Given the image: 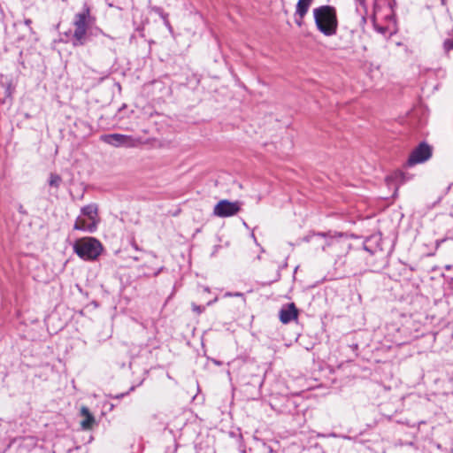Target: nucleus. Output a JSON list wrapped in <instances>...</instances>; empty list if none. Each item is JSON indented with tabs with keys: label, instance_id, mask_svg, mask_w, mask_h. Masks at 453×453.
I'll list each match as a JSON object with an SVG mask.
<instances>
[{
	"label": "nucleus",
	"instance_id": "nucleus-25",
	"mask_svg": "<svg viewBox=\"0 0 453 453\" xmlns=\"http://www.w3.org/2000/svg\"><path fill=\"white\" fill-rule=\"evenodd\" d=\"M217 300H218V298H217V297H215L213 300L209 301V302L207 303V305H211V304H212V303H215Z\"/></svg>",
	"mask_w": 453,
	"mask_h": 453
},
{
	"label": "nucleus",
	"instance_id": "nucleus-26",
	"mask_svg": "<svg viewBox=\"0 0 453 453\" xmlns=\"http://www.w3.org/2000/svg\"><path fill=\"white\" fill-rule=\"evenodd\" d=\"M31 23H32V20H31V19H26V20H25V24H26L27 26H30V24H31Z\"/></svg>",
	"mask_w": 453,
	"mask_h": 453
},
{
	"label": "nucleus",
	"instance_id": "nucleus-21",
	"mask_svg": "<svg viewBox=\"0 0 453 453\" xmlns=\"http://www.w3.org/2000/svg\"><path fill=\"white\" fill-rule=\"evenodd\" d=\"M296 23L298 27H301L303 24V19H301L300 17H298V19H296Z\"/></svg>",
	"mask_w": 453,
	"mask_h": 453
},
{
	"label": "nucleus",
	"instance_id": "nucleus-8",
	"mask_svg": "<svg viewBox=\"0 0 453 453\" xmlns=\"http://www.w3.org/2000/svg\"><path fill=\"white\" fill-rule=\"evenodd\" d=\"M102 140L114 147H134L137 142V141L134 140L132 136L121 134H104L102 136Z\"/></svg>",
	"mask_w": 453,
	"mask_h": 453
},
{
	"label": "nucleus",
	"instance_id": "nucleus-34",
	"mask_svg": "<svg viewBox=\"0 0 453 453\" xmlns=\"http://www.w3.org/2000/svg\"><path fill=\"white\" fill-rule=\"evenodd\" d=\"M162 269H163V268H161L158 272H157V273H155V275H156V276H157V275H158L159 272H160Z\"/></svg>",
	"mask_w": 453,
	"mask_h": 453
},
{
	"label": "nucleus",
	"instance_id": "nucleus-1",
	"mask_svg": "<svg viewBox=\"0 0 453 453\" xmlns=\"http://www.w3.org/2000/svg\"><path fill=\"white\" fill-rule=\"evenodd\" d=\"M316 27L319 32L326 36L336 34L338 19L336 10L332 5H322L313 10Z\"/></svg>",
	"mask_w": 453,
	"mask_h": 453
},
{
	"label": "nucleus",
	"instance_id": "nucleus-17",
	"mask_svg": "<svg viewBox=\"0 0 453 453\" xmlns=\"http://www.w3.org/2000/svg\"><path fill=\"white\" fill-rule=\"evenodd\" d=\"M443 50L447 56H449L450 51H453V38H448L443 42Z\"/></svg>",
	"mask_w": 453,
	"mask_h": 453
},
{
	"label": "nucleus",
	"instance_id": "nucleus-36",
	"mask_svg": "<svg viewBox=\"0 0 453 453\" xmlns=\"http://www.w3.org/2000/svg\"><path fill=\"white\" fill-rule=\"evenodd\" d=\"M134 247L135 250H138V246L136 244H134Z\"/></svg>",
	"mask_w": 453,
	"mask_h": 453
},
{
	"label": "nucleus",
	"instance_id": "nucleus-24",
	"mask_svg": "<svg viewBox=\"0 0 453 453\" xmlns=\"http://www.w3.org/2000/svg\"><path fill=\"white\" fill-rule=\"evenodd\" d=\"M360 19H361V23L362 24H365L366 23V18H365V15H362Z\"/></svg>",
	"mask_w": 453,
	"mask_h": 453
},
{
	"label": "nucleus",
	"instance_id": "nucleus-23",
	"mask_svg": "<svg viewBox=\"0 0 453 453\" xmlns=\"http://www.w3.org/2000/svg\"><path fill=\"white\" fill-rule=\"evenodd\" d=\"M19 212L22 213V214H26V211L24 210L23 206L22 205H19Z\"/></svg>",
	"mask_w": 453,
	"mask_h": 453
},
{
	"label": "nucleus",
	"instance_id": "nucleus-20",
	"mask_svg": "<svg viewBox=\"0 0 453 453\" xmlns=\"http://www.w3.org/2000/svg\"><path fill=\"white\" fill-rule=\"evenodd\" d=\"M183 453H194L193 451V449L189 448V449H186V448H181Z\"/></svg>",
	"mask_w": 453,
	"mask_h": 453
},
{
	"label": "nucleus",
	"instance_id": "nucleus-2",
	"mask_svg": "<svg viewBox=\"0 0 453 453\" xmlns=\"http://www.w3.org/2000/svg\"><path fill=\"white\" fill-rule=\"evenodd\" d=\"M73 252L81 259L94 261L103 251V245L95 237L78 238L73 244Z\"/></svg>",
	"mask_w": 453,
	"mask_h": 453
},
{
	"label": "nucleus",
	"instance_id": "nucleus-27",
	"mask_svg": "<svg viewBox=\"0 0 453 453\" xmlns=\"http://www.w3.org/2000/svg\"><path fill=\"white\" fill-rule=\"evenodd\" d=\"M251 236H252V238L254 239V242H256V244H257V245H259V244L257 243V238H256L255 234H251Z\"/></svg>",
	"mask_w": 453,
	"mask_h": 453
},
{
	"label": "nucleus",
	"instance_id": "nucleus-31",
	"mask_svg": "<svg viewBox=\"0 0 453 453\" xmlns=\"http://www.w3.org/2000/svg\"><path fill=\"white\" fill-rule=\"evenodd\" d=\"M203 291L209 292V288H207V287L203 288Z\"/></svg>",
	"mask_w": 453,
	"mask_h": 453
},
{
	"label": "nucleus",
	"instance_id": "nucleus-5",
	"mask_svg": "<svg viewBox=\"0 0 453 453\" xmlns=\"http://www.w3.org/2000/svg\"><path fill=\"white\" fill-rule=\"evenodd\" d=\"M433 155V148L426 142H421L411 152L406 165L409 167L427 161Z\"/></svg>",
	"mask_w": 453,
	"mask_h": 453
},
{
	"label": "nucleus",
	"instance_id": "nucleus-22",
	"mask_svg": "<svg viewBox=\"0 0 453 453\" xmlns=\"http://www.w3.org/2000/svg\"><path fill=\"white\" fill-rule=\"evenodd\" d=\"M226 295L227 296H243V294L240 293V292H236L234 294L227 293Z\"/></svg>",
	"mask_w": 453,
	"mask_h": 453
},
{
	"label": "nucleus",
	"instance_id": "nucleus-30",
	"mask_svg": "<svg viewBox=\"0 0 453 453\" xmlns=\"http://www.w3.org/2000/svg\"><path fill=\"white\" fill-rule=\"evenodd\" d=\"M230 435H231V436H233V437H235V436H236V434H235V433H234V432H231V433H230Z\"/></svg>",
	"mask_w": 453,
	"mask_h": 453
},
{
	"label": "nucleus",
	"instance_id": "nucleus-37",
	"mask_svg": "<svg viewBox=\"0 0 453 453\" xmlns=\"http://www.w3.org/2000/svg\"><path fill=\"white\" fill-rule=\"evenodd\" d=\"M360 4H364L365 0H359Z\"/></svg>",
	"mask_w": 453,
	"mask_h": 453
},
{
	"label": "nucleus",
	"instance_id": "nucleus-33",
	"mask_svg": "<svg viewBox=\"0 0 453 453\" xmlns=\"http://www.w3.org/2000/svg\"><path fill=\"white\" fill-rule=\"evenodd\" d=\"M97 31L98 33L104 35L101 29H97Z\"/></svg>",
	"mask_w": 453,
	"mask_h": 453
},
{
	"label": "nucleus",
	"instance_id": "nucleus-6",
	"mask_svg": "<svg viewBox=\"0 0 453 453\" xmlns=\"http://www.w3.org/2000/svg\"><path fill=\"white\" fill-rule=\"evenodd\" d=\"M242 203L222 199L219 201L213 209V214L219 218H227L236 215L241 211Z\"/></svg>",
	"mask_w": 453,
	"mask_h": 453
},
{
	"label": "nucleus",
	"instance_id": "nucleus-19",
	"mask_svg": "<svg viewBox=\"0 0 453 453\" xmlns=\"http://www.w3.org/2000/svg\"><path fill=\"white\" fill-rule=\"evenodd\" d=\"M388 6L393 11L394 8L396 6L395 0H388Z\"/></svg>",
	"mask_w": 453,
	"mask_h": 453
},
{
	"label": "nucleus",
	"instance_id": "nucleus-3",
	"mask_svg": "<svg viewBox=\"0 0 453 453\" xmlns=\"http://www.w3.org/2000/svg\"><path fill=\"white\" fill-rule=\"evenodd\" d=\"M90 8L84 4L83 10L74 15L73 25L75 27L72 44L74 47H80L86 44L88 41V28L90 20Z\"/></svg>",
	"mask_w": 453,
	"mask_h": 453
},
{
	"label": "nucleus",
	"instance_id": "nucleus-32",
	"mask_svg": "<svg viewBox=\"0 0 453 453\" xmlns=\"http://www.w3.org/2000/svg\"><path fill=\"white\" fill-rule=\"evenodd\" d=\"M108 6L109 7H114L113 4H111V3H108Z\"/></svg>",
	"mask_w": 453,
	"mask_h": 453
},
{
	"label": "nucleus",
	"instance_id": "nucleus-11",
	"mask_svg": "<svg viewBox=\"0 0 453 453\" xmlns=\"http://www.w3.org/2000/svg\"><path fill=\"white\" fill-rule=\"evenodd\" d=\"M315 236L321 237V238L325 239V243L321 245L323 251H326V247H329V246H332V245H334L337 243V241L335 239H334L333 237H327V234H325V233H317V234L314 233L312 234H309L303 238V241L307 242H311V238L315 237Z\"/></svg>",
	"mask_w": 453,
	"mask_h": 453
},
{
	"label": "nucleus",
	"instance_id": "nucleus-10",
	"mask_svg": "<svg viewBox=\"0 0 453 453\" xmlns=\"http://www.w3.org/2000/svg\"><path fill=\"white\" fill-rule=\"evenodd\" d=\"M81 415L84 417V419L81 422V426L84 430H89L96 424V419L93 414L90 412L87 406L81 408Z\"/></svg>",
	"mask_w": 453,
	"mask_h": 453
},
{
	"label": "nucleus",
	"instance_id": "nucleus-9",
	"mask_svg": "<svg viewBox=\"0 0 453 453\" xmlns=\"http://www.w3.org/2000/svg\"><path fill=\"white\" fill-rule=\"evenodd\" d=\"M298 309L294 303H289L282 306L279 311V318L281 323L288 324L297 319Z\"/></svg>",
	"mask_w": 453,
	"mask_h": 453
},
{
	"label": "nucleus",
	"instance_id": "nucleus-18",
	"mask_svg": "<svg viewBox=\"0 0 453 453\" xmlns=\"http://www.w3.org/2000/svg\"><path fill=\"white\" fill-rule=\"evenodd\" d=\"M192 310L196 311L197 314H201L205 311V306L192 303Z\"/></svg>",
	"mask_w": 453,
	"mask_h": 453
},
{
	"label": "nucleus",
	"instance_id": "nucleus-7",
	"mask_svg": "<svg viewBox=\"0 0 453 453\" xmlns=\"http://www.w3.org/2000/svg\"><path fill=\"white\" fill-rule=\"evenodd\" d=\"M264 380L259 375H252L249 381L243 385V392L249 399L256 400L261 395V388Z\"/></svg>",
	"mask_w": 453,
	"mask_h": 453
},
{
	"label": "nucleus",
	"instance_id": "nucleus-4",
	"mask_svg": "<svg viewBox=\"0 0 453 453\" xmlns=\"http://www.w3.org/2000/svg\"><path fill=\"white\" fill-rule=\"evenodd\" d=\"M81 213L82 216L87 217L90 222L87 223V221L85 219H81V217H78L73 225V229L88 232L90 234L95 233L97 229V225L99 222V219H97V216H98L97 204L96 203H89L88 205L83 206L81 209Z\"/></svg>",
	"mask_w": 453,
	"mask_h": 453
},
{
	"label": "nucleus",
	"instance_id": "nucleus-35",
	"mask_svg": "<svg viewBox=\"0 0 453 453\" xmlns=\"http://www.w3.org/2000/svg\"><path fill=\"white\" fill-rule=\"evenodd\" d=\"M126 394H121L120 395L117 396L118 398L119 397H123Z\"/></svg>",
	"mask_w": 453,
	"mask_h": 453
},
{
	"label": "nucleus",
	"instance_id": "nucleus-12",
	"mask_svg": "<svg viewBox=\"0 0 453 453\" xmlns=\"http://www.w3.org/2000/svg\"><path fill=\"white\" fill-rule=\"evenodd\" d=\"M313 0H298L296 4V15L301 19L306 15Z\"/></svg>",
	"mask_w": 453,
	"mask_h": 453
},
{
	"label": "nucleus",
	"instance_id": "nucleus-29",
	"mask_svg": "<svg viewBox=\"0 0 453 453\" xmlns=\"http://www.w3.org/2000/svg\"><path fill=\"white\" fill-rule=\"evenodd\" d=\"M237 436H238V438H239V440H240V441H242V434H241V433H239Z\"/></svg>",
	"mask_w": 453,
	"mask_h": 453
},
{
	"label": "nucleus",
	"instance_id": "nucleus-14",
	"mask_svg": "<svg viewBox=\"0 0 453 453\" xmlns=\"http://www.w3.org/2000/svg\"><path fill=\"white\" fill-rule=\"evenodd\" d=\"M151 11L157 14L163 20L165 26L170 27V22L168 20V14L165 13L163 10V8L159 6H153L151 8Z\"/></svg>",
	"mask_w": 453,
	"mask_h": 453
},
{
	"label": "nucleus",
	"instance_id": "nucleus-16",
	"mask_svg": "<svg viewBox=\"0 0 453 453\" xmlns=\"http://www.w3.org/2000/svg\"><path fill=\"white\" fill-rule=\"evenodd\" d=\"M62 181V179L59 175L55 173H50V180H49V185L50 187L58 188L60 186V183Z\"/></svg>",
	"mask_w": 453,
	"mask_h": 453
},
{
	"label": "nucleus",
	"instance_id": "nucleus-13",
	"mask_svg": "<svg viewBox=\"0 0 453 453\" xmlns=\"http://www.w3.org/2000/svg\"><path fill=\"white\" fill-rule=\"evenodd\" d=\"M196 452L195 453H216V450L213 446L210 445L209 443H203L200 442L198 445L196 446Z\"/></svg>",
	"mask_w": 453,
	"mask_h": 453
},
{
	"label": "nucleus",
	"instance_id": "nucleus-15",
	"mask_svg": "<svg viewBox=\"0 0 453 453\" xmlns=\"http://www.w3.org/2000/svg\"><path fill=\"white\" fill-rule=\"evenodd\" d=\"M374 236H370L366 238L364 242L363 248L365 250L368 251L370 254H373L376 250V247L372 246L370 243L375 239Z\"/></svg>",
	"mask_w": 453,
	"mask_h": 453
},
{
	"label": "nucleus",
	"instance_id": "nucleus-28",
	"mask_svg": "<svg viewBox=\"0 0 453 453\" xmlns=\"http://www.w3.org/2000/svg\"><path fill=\"white\" fill-rule=\"evenodd\" d=\"M441 4L442 5H446V4H447V0H441Z\"/></svg>",
	"mask_w": 453,
	"mask_h": 453
}]
</instances>
